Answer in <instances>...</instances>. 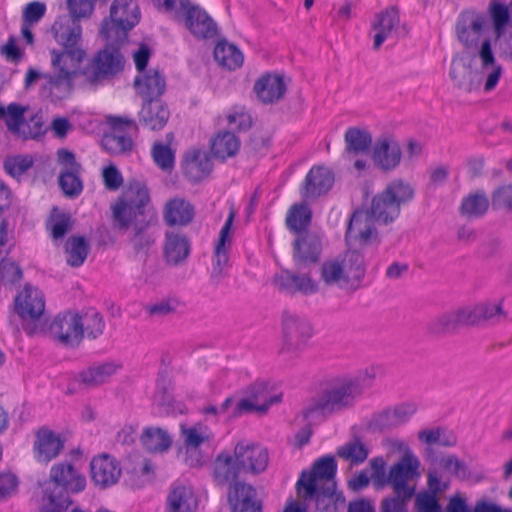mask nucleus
Returning <instances> with one entry per match:
<instances>
[{
	"label": "nucleus",
	"instance_id": "f257e3e1",
	"mask_svg": "<svg viewBox=\"0 0 512 512\" xmlns=\"http://www.w3.org/2000/svg\"><path fill=\"white\" fill-rule=\"evenodd\" d=\"M112 226L119 231L131 229L129 241L137 253H146L155 243L149 232L157 220V212L150 203L144 183L131 181L117 201L111 205Z\"/></svg>",
	"mask_w": 512,
	"mask_h": 512
},
{
	"label": "nucleus",
	"instance_id": "f03ea898",
	"mask_svg": "<svg viewBox=\"0 0 512 512\" xmlns=\"http://www.w3.org/2000/svg\"><path fill=\"white\" fill-rule=\"evenodd\" d=\"M139 18L136 1L115 0L110 8L109 19H105L100 28V36L106 45L97 52L92 64H125L128 32L139 22Z\"/></svg>",
	"mask_w": 512,
	"mask_h": 512
},
{
	"label": "nucleus",
	"instance_id": "7ed1b4c3",
	"mask_svg": "<svg viewBox=\"0 0 512 512\" xmlns=\"http://www.w3.org/2000/svg\"><path fill=\"white\" fill-rule=\"evenodd\" d=\"M86 477L72 462L53 464L46 480L39 483L40 496L37 512H66L72 505V494L86 488Z\"/></svg>",
	"mask_w": 512,
	"mask_h": 512
},
{
	"label": "nucleus",
	"instance_id": "20e7f679",
	"mask_svg": "<svg viewBox=\"0 0 512 512\" xmlns=\"http://www.w3.org/2000/svg\"><path fill=\"white\" fill-rule=\"evenodd\" d=\"M45 295L34 289V334L48 335L59 344L76 348L82 343L80 313L66 311L51 322L45 318Z\"/></svg>",
	"mask_w": 512,
	"mask_h": 512
},
{
	"label": "nucleus",
	"instance_id": "39448f33",
	"mask_svg": "<svg viewBox=\"0 0 512 512\" xmlns=\"http://www.w3.org/2000/svg\"><path fill=\"white\" fill-rule=\"evenodd\" d=\"M361 396L350 382L349 376L334 379L321 395L311 400L302 410L303 417L308 421L318 417H328L355 407Z\"/></svg>",
	"mask_w": 512,
	"mask_h": 512
},
{
	"label": "nucleus",
	"instance_id": "423d86ee",
	"mask_svg": "<svg viewBox=\"0 0 512 512\" xmlns=\"http://www.w3.org/2000/svg\"><path fill=\"white\" fill-rule=\"evenodd\" d=\"M365 275L364 257L357 250L326 259L320 266V280L328 287L356 290Z\"/></svg>",
	"mask_w": 512,
	"mask_h": 512
},
{
	"label": "nucleus",
	"instance_id": "0eeeda50",
	"mask_svg": "<svg viewBox=\"0 0 512 512\" xmlns=\"http://www.w3.org/2000/svg\"><path fill=\"white\" fill-rule=\"evenodd\" d=\"M414 196V187L409 182L395 179L388 183L381 193L373 197L368 210L377 222L388 224L399 217L401 207L409 203Z\"/></svg>",
	"mask_w": 512,
	"mask_h": 512
},
{
	"label": "nucleus",
	"instance_id": "6e6552de",
	"mask_svg": "<svg viewBox=\"0 0 512 512\" xmlns=\"http://www.w3.org/2000/svg\"><path fill=\"white\" fill-rule=\"evenodd\" d=\"M122 68L123 66H87L83 71H70L65 66H59L58 71L50 77L48 88L54 99H62L69 95L75 80L97 85L111 79L121 72Z\"/></svg>",
	"mask_w": 512,
	"mask_h": 512
},
{
	"label": "nucleus",
	"instance_id": "1a4fd4ad",
	"mask_svg": "<svg viewBox=\"0 0 512 512\" xmlns=\"http://www.w3.org/2000/svg\"><path fill=\"white\" fill-rule=\"evenodd\" d=\"M55 40L63 47L61 52H52L51 64L60 62L81 63L86 53L78 47L81 40L82 29L77 19L68 15L58 17L52 26Z\"/></svg>",
	"mask_w": 512,
	"mask_h": 512
},
{
	"label": "nucleus",
	"instance_id": "9d476101",
	"mask_svg": "<svg viewBox=\"0 0 512 512\" xmlns=\"http://www.w3.org/2000/svg\"><path fill=\"white\" fill-rule=\"evenodd\" d=\"M337 463L333 456L316 460L310 470H303L296 483V491L303 500L310 499L317 489L330 490L336 487Z\"/></svg>",
	"mask_w": 512,
	"mask_h": 512
},
{
	"label": "nucleus",
	"instance_id": "9b49d317",
	"mask_svg": "<svg viewBox=\"0 0 512 512\" xmlns=\"http://www.w3.org/2000/svg\"><path fill=\"white\" fill-rule=\"evenodd\" d=\"M283 344L281 354L289 358L297 356L313 335L312 326L302 315L286 310L282 314Z\"/></svg>",
	"mask_w": 512,
	"mask_h": 512
},
{
	"label": "nucleus",
	"instance_id": "f8f14e48",
	"mask_svg": "<svg viewBox=\"0 0 512 512\" xmlns=\"http://www.w3.org/2000/svg\"><path fill=\"white\" fill-rule=\"evenodd\" d=\"M420 460L413 452L406 455L392 464L388 470V486H391L396 495H403L406 499H412L416 493L415 482L421 476L419 471Z\"/></svg>",
	"mask_w": 512,
	"mask_h": 512
},
{
	"label": "nucleus",
	"instance_id": "ddd939ff",
	"mask_svg": "<svg viewBox=\"0 0 512 512\" xmlns=\"http://www.w3.org/2000/svg\"><path fill=\"white\" fill-rule=\"evenodd\" d=\"M294 240L293 260L298 268L318 262L323 249V235L317 231H304Z\"/></svg>",
	"mask_w": 512,
	"mask_h": 512
},
{
	"label": "nucleus",
	"instance_id": "4468645a",
	"mask_svg": "<svg viewBox=\"0 0 512 512\" xmlns=\"http://www.w3.org/2000/svg\"><path fill=\"white\" fill-rule=\"evenodd\" d=\"M235 210L230 209L229 215L220 230L218 241L215 245L211 280L218 284L224 276L229 263V251L232 244L231 229L235 219Z\"/></svg>",
	"mask_w": 512,
	"mask_h": 512
},
{
	"label": "nucleus",
	"instance_id": "2eb2a0df",
	"mask_svg": "<svg viewBox=\"0 0 512 512\" xmlns=\"http://www.w3.org/2000/svg\"><path fill=\"white\" fill-rule=\"evenodd\" d=\"M109 124L112 131L104 134L101 140L102 147L112 155H122L130 152L133 148L132 138L123 133L122 127L135 126L134 120L127 117H109Z\"/></svg>",
	"mask_w": 512,
	"mask_h": 512
},
{
	"label": "nucleus",
	"instance_id": "dca6fc26",
	"mask_svg": "<svg viewBox=\"0 0 512 512\" xmlns=\"http://www.w3.org/2000/svg\"><path fill=\"white\" fill-rule=\"evenodd\" d=\"M137 75L134 79V88L144 101L160 99L166 89L165 78L158 69L152 66H136Z\"/></svg>",
	"mask_w": 512,
	"mask_h": 512
},
{
	"label": "nucleus",
	"instance_id": "f3484780",
	"mask_svg": "<svg viewBox=\"0 0 512 512\" xmlns=\"http://www.w3.org/2000/svg\"><path fill=\"white\" fill-rule=\"evenodd\" d=\"M486 16L474 10H465L460 13L456 22V35L466 48L477 46L484 26Z\"/></svg>",
	"mask_w": 512,
	"mask_h": 512
},
{
	"label": "nucleus",
	"instance_id": "a211bd4d",
	"mask_svg": "<svg viewBox=\"0 0 512 512\" xmlns=\"http://www.w3.org/2000/svg\"><path fill=\"white\" fill-rule=\"evenodd\" d=\"M90 470L92 481L101 489L115 485L122 474V468L117 459L106 453L91 460Z\"/></svg>",
	"mask_w": 512,
	"mask_h": 512
},
{
	"label": "nucleus",
	"instance_id": "6ab92c4d",
	"mask_svg": "<svg viewBox=\"0 0 512 512\" xmlns=\"http://www.w3.org/2000/svg\"><path fill=\"white\" fill-rule=\"evenodd\" d=\"M64 445L65 441L59 434L46 426L40 427L36 432L34 458L46 465L60 455Z\"/></svg>",
	"mask_w": 512,
	"mask_h": 512
},
{
	"label": "nucleus",
	"instance_id": "aec40b11",
	"mask_svg": "<svg viewBox=\"0 0 512 512\" xmlns=\"http://www.w3.org/2000/svg\"><path fill=\"white\" fill-rule=\"evenodd\" d=\"M377 222L369 210H356L350 217L345 238L348 242L366 245L376 237L374 223Z\"/></svg>",
	"mask_w": 512,
	"mask_h": 512
},
{
	"label": "nucleus",
	"instance_id": "412c9836",
	"mask_svg": "<svg viewBox=\"0 0 512 512\" xmlns=\"http://www.w3.org/2000/svg\"><path fill=\"white\" fill-rule=\"evenodd\" d=\"M402 151L398 141L392 136L378 138L373 147L372 159L382 171L394 170L401 162Z\"/></svg>",
	"mask_w": 512,
	"mask_h": 512
},
{
	"label": "nucleus",
	"instance_id": "4be33fe9",
	"mask_svg": "<svg viewBox=\"0 0 512 512\" xmlns=\"http://www.w3.org/2000/svg\"><path fill=\"white\" fill-rule=\"evenodd\" d=\"M10 323L17 330L23 329L32 335V290L29 284L18 291L13 301Z\"/></svg>",
	"mask_w": 512,
	"mask_h": 512
},
{
	"label": "nucleus",
	"instance_id": "5701e85b",
	"mask_svg": "<svg viewBox=\"0 0 512 512\" xmlns=\"http://www.w3.org/2000/svg\"><path fill=\"white\" fill-rule=\"evenodd\" d=\"M234 457L237 459L240 469L255 474L263 472L268 465L267 450L253 443H238L234 448Z\"/></svg>",
	"mask_w": 512,
	"mask_h": 512
},
{
	"label": "nucleus",
	"instance_id": "b1692460",
	"mask_svg": "<svg viewBox=\"0 0 512 512\" xmlns=\"http://www.w3.org/2000/svg\"><path fill=\"white\" fill-rule=\"evenodd\" d=\"M334 184V174L325 166H313L307 173L302 196L305 199H316L326 194Z\"/></svg>",
	"mask_w": 512,
	"mask_h": 512
},
{
	"label": "nucleus",
	"instance_id": "393cba45",
	"mask_svg": "<svg viewBox=\"0 0 512 512\" xmlns=\"http://www.w3.org/2000/svg\"><path fill=\"white\" fill-rule=\"evenodd\" d=\"M191 252L189 238L180 232L167 231L163 242V258L170 266L185 263Z\"/></svg>",
	"mask_w": 512,
	"mask_h": 512
},
{
	"label": "nucleus",
	"instance_id": "a878e982",
	"mask_svg": "<svg viewBox=\"0 0 512 512\" xmlns=\"http://www.w3.org/2000/svg\"><path fill=\"white\" fill-rule=\"evenodd\" d=\"M28 106L10 103L7 106L0 104V120L6 125L9 133L15 138L26 140L29 138L30 128L25 119Z\"/></svg>",
	"mask_w": 512,
	"mask_h": 512
},
{
	"label": "nucleus",
	"instance_id": "bb28decb",
	"mask_svg": "<svg viewBox=\"0 0 512 512\" xmlns=\"http://www.w3.org/2000/svg\"><path fill=\"white\" fill-rule=\"evenodd\" d=\"M228 501L232 512H262V503L256 498V490L246 483L236 482L230 486Z\"/></svg>",
	"mask_w": 512,
	"mask_h": 512
},
{
	"label": "nucleus",
	"instance_id": "cd10ccee",
	"mask_svg": "<svg viewBox=\"0 0 512 512\" xmlns=\"http://www.w3.org/2000/svg\"><path fill=\"white\" fill-rule=\"evenodd\" d=\"M287 86L280 74L266 73L254 84V92L264 104L279 102L285 95Z\"/></svg>",
	"mask_w": 512,
	"mask_h": 512
},
{
	"label": "nucleus",
	"instance_id": "c85d7f7f",
	"mask_svg": "<svg viewBox=\"0 0 512 512\" xmlns=\"http://www.w3.org/2000/svg\"><path fill=\"white\" fill-rule=\"evenodd\" d=\"M399 23V13L395 7L387 8L375 15V20L372 23L374 49H378L384 41L396 35Z\"/></svg>",
	"mask_w": 512,
	"mask_h": 512
},
{
	"label": "nucleus",
	"instance_id": "c756f323",
	"mask_svg": "<svg viewBox=\"0 0 512 512\" xmlns=\"http://www.w3.org/2000/svg\"><path fill=\"white\" fill-rule=\"evenodd\" d=\"M197 498L191 486L175 482L167 495L165 512H196Z\"/></svg>",
	"mask_w": 512,
	"mask_h": 512
},
{
	"label": "nucleus",
	"instance_id": "7c9ffc66",
	"mask_svg": "<svg viewBox=\"0 0 512 512\" xmlns=\"http://www.w3.org/2000/svg\"><path fill=\"white\" fill-rule=\"evenodd\" d=\"M185 25L198 39L213 38L218 33V27L215 21L205 10L196 5L188 10L185 16Z\"/></svg>",
	"mask_w": 512,
	"mask_h": 512
},
{
	"label": "nucleus",
	"instance_id": "2f4dec72",
	"mask_svg": "<svg viewBox=\"0 0 512 512\" xmlns=\"http://www.w3.org/2000/svg\"><path fill=\"white\" fill-rule=\"evenodd\" d=\"M170 117L168 106L161 99L144 101L139 112L140 123L150 130H161Z\"/></svg>",
	"mask_w": 512,
	"mask_h": 512
},
{
	"label": "nucleus",
	"instance_id": "473e14b6",
	"mask_svg": "<svg viewBox=\"0 0 512 512\" xmlns=\"http://www.w3.org/2000/svg\"><path fill=\"white\" fill-rule=\"evenodd\" d=\"M213 169V163L208 154L201 150H192L185 153L183 171L192 182H199L206 178Z\"/></svg>",
	"mask_w": 512,
	"mask_h": 512
},
{
	"label": "nucleus",
	"instance_id": "72a5a7b5",
	"mask_svg": "<svg viewBox=\"0 0 512 512\" xmlns=\"http://www.w3.org/2000/svg\"><path fill=\"white\" fill-rule=\"evenodd\" d=\"M194 214V207L189 201L174 198L165 205L163 217L169 226H185L193 220Z\"/></svg>",
	"mask_w": 512,
	"mask_h": 512
},
{
	"label": "nucleus",
	"instance_id": "f704fd0d",
	"mask_svg": "<svg viewBox=\"0 0 512 512\" xmlns=\"http://www.w3.org/2000/svg\"><path fill=\"white\" fill-rule=\"evenodd\" d=\"M121 368L122 364L115 361L93 365L79 374V381L86 387H96L106 383Z\"/></svg>",
	"mask_w": 512,
	"mask_h": 512
},
{
	"label": "nucleus",
	"instance_id": "c9c22d12",
	"mask_svg": "<svg viewBox=\"0 0 512 512\" xmlns=\"http://www.w3.org/2000/svg\"><path fill=\"white\" fill-rule=\"evenodd\" d=\"M237 459L226 451L219 453L214 460L213 475L219 485L235 480L240 473Z\"/></svg>",
	"mask_w": 512,
	"mask_h": 512
},
{
	"label": "nucleus",
	"instance_id": "e433bc0d",
	"mask_svg": "<svg viewBox=\"0 0 512 512\" xmlns=\"http://www.w3.org/2000/svg\"><path fill=\"white\" fill-rule=\"evenodd\" d=\"M140 441L143 447L152 453H163L170 449L172 437L167 430L160 427H147L143 430Z\"/></svg>",
	"mask_w": 512,
	"mask_h": 512
},
{
	"label": "nucleus",
	"instance_id": "4c0bfd02",
	"mask_svg": "<svg viewBox=\"0 0 512 512\" xmlns=\"http://www.w3.org/2000/svg\"><path fill=\"white\" fill-rule=\"evenodd\" d=\"M490 201L483 190H477L465 196L461 202L460 214L469 219L482 217L489 209Z\"/></svg>",
	"mask_w": 512,
	"mask_h": 512
},
{
	"label": "nucleus",
	"instance_id": "58836bf2",
	"mask_svg": "<svg viewBox=\"0 0 512 512\" xmlns=\"http://www.w3.org/2000/svg\"><path fill=\"white\" fill-rule=\"evenodd\" d=\"M449 77L453 86L465 93L478 91L477 68L475 66H451Z\"/></svg>",
	"mask_w": 512,
	"mask_h": 512
},
{
	"label": "nucleus",
	"instance_id": "ea45409f",
	"mask_svg": "<svg viewBox=\"0 0 512 512\" xmlns=\"http://www.w3.org/2000/svg\"><path fill=\"white\" fill-rule=\"evenodd\" d=\"M64 250L67 264L80 267L89 254L90 243L84 236L72 235L66 240Z\"/></svg>",
	"mask_w": 512,
	"mask_h": 512
},
{
	"label": "nucleus",
	"instance_id": "a19ab883",
	"mask_svg": "<svg viewBox=\"0 0 512 512\" xmlns=\"http://www.w3.org/2000/svg\"><path fill=\"white\" fill-rule=\"evenodd\" d=\"M240 149V140L230 132H219L211 141V152L214 157L225 160L233 157Z\"/></svg>",
	"mask_w": 512,
	"mask_h": 512
},
{
	"label": "nucleus",
	"instance_id": "79ce46f5",
	"mask_svg": "<svg viewBox=\"0 0 512 512\" xmlns=\"http://www.w3.org/2000/svg\"><path fill=\"white\" fill-rule=\"evenodd\" d=\"M308 500H314L319 512H340L345 506V497L337 493L336 487L330 490L317 489L315 495Z\"/></svg>",
	"mask_w": 512,
	"mask_h": 512
},
{
	"label": "nucleus",
	"instance_id": "37998d69",
	"mask_svg": "<svg viewBox=\"0 0 512 512\" xmlns=\"http://www.w3.org/2000/svg\"><path fill=\"white\" fill-rule=\"evenodd\" d=\"M336 455L349 462L351 465H359L366 461L369 455V449L365 443L359 438L346 442L339 446L336 450Z\"/></svg>",
	"mask_w": 512,
	"mask_h": 512
},
{
	"label": "nucleus",
	"instance_id": "c03bdc74",
	"mask_svg": "<svg viewBox=\"0 0 512 512\" xmlns=\"http://www.w3.org/2000/svg\"><path fill=\"white\" fill-rule=\"evenodd\" d=\"M312 211L306 203L292 205L286 216V226L295 233H302L310 225Z\"/></svg>",
	"mask_w": 512,
	"mask_h": 512
},
{
	"label": "nucleus",
	"instance_id": "a18cd8bd",
	"mask_svg": "<svg viewBox=\"0 0 512 512\" xmlns=\"http://www.w3.org/2000/svg\"><path fill=\"white\" fill-rule=\"evenodd\" d=\"M80 326L82 330V340L85 337L90 340H95L103 334L105 321L99 312L92 309L86 311L84 314H80Z\"/></svg>",
	"mask_w": 512,
	"mask_h": 512
},
{
	"label": "nucleus",
	"instance_id": "49530a36",
	"mask_svg": "<svg viewBox=\"0 0 512 512\" xmlns=\"http://www.w3.org/2000/svg\"><path fill=\"white\" fill-rule=\"evenodd\" d=\"M461 326L456 310L446 311L433 318L427 325V330L433 335L455 332Z\"/></svg>",
	"mask_w": 512,
	"mask_h": 512
},
{
	"label": "nucleus",
	"instance_id": "de8ad7c7",
	"mask_svg": "<svg viewBox=\"0 0 512 512\" xmlns=\"http://www.w3.org/2000/svg\"><path fill=\"white\" fill-rule=\"evenodd\" d=\"M213 54L218 64H243L244 61L242 51L226 39L217 42Z\"/></svg>",
	"mask_w": 512,
	"mask_h": 512
},
{
	"label": "nucleus",
	"instance_id": "09e8293b",
	"mask_svg": "<svg viewBox=\"0 0 512 512\" xmlns=\"http://www.w3.org/2000/svg\"><path fill=\"white\" fill-rule=\"evenodd\" d=\"M344 140L348 152L361 153L366 152L372 144L371 134L357 127L348 128Z\"/></svg>",
	"mask_w": 512,
	"mask_h": 512
},
{
	"label": "nucleus",
	"instance_id": "8fccbe9b",
	"mask_svg": "<svg viewBox=\"0 0 512 512\" xmlns=\"http://www.w3.org/2000/svg\"><path fill=\"white\" fill-rule=\"evenodd\" d=\"M418 439L427 445L438 444L444 447H453L457 443V438L453 432L440 427L419 431Z\"/></svg>",
	"mask_w": 512,
	"mask_h": 512
},
{
	"label": "nucleus",
	"instance_id": "3c124183",
	"mask_svg": "<svg viewBox=\"0 0 512 512\" xmlns=\"http://www.w3.org/2000/svg\"><path fill=\"white\" fill-rule=\"evenodd\" d=\"M427 491H422L416 495L415 504H419V501L430 500L439 504L437 495L448 489V483H441L438 471L436 468H430L427 473Z\"/></svg>",
	"mask_w": 512,
	"mask_h": 512
},
{
	"label": "nucleus",
	"instance_id": "603ef678",
	"mask_svg": "<svg viewBox=\"0 0 512 512\" xmlns=\"http://www.w3.org/2000/svg\"><path fill=\"white\" fill-rule=\"evenodd\" d=\"M477 68L478 90L482 87L485 93H490L498 85L502 75V66H475Z\"/></svg>",
	"mask_w": 512,
	"mask_h": 512
},
{
	"label": "nucleus",
	"instance_id": "864d4df0",
	"mask_svg": "<svg viewBox=\"0 0 512 512\" xmlns=\"http://www.w3.org/2000/svg\"><path fill=\"white\" fill-rule=\"evenodd\" d=\"M488 14L493 24L494 36L500 37L506 32L507 24L510 20L508 7L498 1H492L488 7Z\"/></svg>",
	"mask_w": 512,
	"mask_h": 512
},
{
	"label": "nucleus",
	"instance_id": "5fc2aeb1",
	"mask_svg": "<svg viewBox=\"0 0 512 512\" xmlns=\"http://www.w3.org/2000/svg\"><path fill=\"white\" fill-rule=\"evenodd\" d=\"M81 171H61L58 179L63 194L68 198L78 197L83 190Z\"/></svg>",
	"mask_w": 512,
	"mask_h": 512
},
{
	"label": "nucleus",
	"instance_id": "6e6d98bb",
	"mask_svg": "<svg viewBox=\"0 0 512 512\" xmlns=\"http://www.w3.org/2000/svg\"><path fill=\"white\" fill-rule=\"evenodd\" d=\"M281 401V395H275L273 397H270L269 400L265 401L263 404H256L253 401H251L248 398H243L238 401L236 404L232 416L233 417H239L246 413H251L253 411H257L260 414H265L269 407L274 404Z\"/></svg>",
	"mask_w": 512,
	"mask_h": 512
},
{
	"label": "nucleus",
	"instance_id": "4d7b16f0",
	"mask_svg": "<svg viewBox=\"0 0 512 512\" xmlns=\"http://www.w3.org/2000/svg\"><path fill=\"white\" fill-rule=\"evenodd\" d=\"M3 165L10 176L19 179L32 167V157L28 155L8 156Z\"/></svg>",
	"mask_w": 512,
	"mask_h": 512
},
{
	"label": "nucleus",
	"instance_id": "13d9d810",
	"mask_svg": "<svg viewBox=\"0 0 512 512\" xmlns=\"http://www.w3.org/2000/svg\"><path fill=\"white\" fill-rule=\"evenodd\" d=\"M491 203L496 210L512 212V182L496 188L491 195Z\"/></svg>",
	"mask_w": 512,
	"mask_h": 512
},
{
	"label": "nucleus",
	"instance_id": "bf43d9fd",
	"mask_svg": "<svg viewBox=\"0 0 512 512\" xmlns=\"http://www.w3.org/2000/svg\"><path fill=\"white\" fill-rule=\"evenodd\" d=\"M152 157L157 166L164 171H170L174 167V152L167 145L155 142L152 147Z\"/></svg>",
	"mask_w": 512,
	"mask_h": 512
},
{
	"label": "nucleus",
	"instance_id": "052dcab7",
	"mask_svg": "<svg viewBox=\"0 0 512 512\" xmlns=\"http://www.w3.org/2000/svg\"><path fill=\"white\" fill-rule=\"evenodd\" d=\"M371 481L375 489L381 490L388 486V473L383 457H375L369 461Z\"/></svg>",
	"mask_w": 512,
	"mask_h": 512
},
{
	"label": "nucleus",
	"instance_id": "680f3d73",
	"mask_svg": "<svg viewBox=\"0 0 512 512\" xmlns=\"http://www.w3.org/2000/svg\"><path fill=\"white\" fill-rule=\"evenodd\" d=\"M229 127L237 131H247L252 126V117L244 107H235L227 115Z\"/></svg>",
	"mask_w": 512,
	"mask_h": 512
},
{
	"label": "nucleus",
	"instance_id": "e2e57ef3",
	"mask_svg": "<svg viewBox=\"0 0 512 512\" xmlns=\"http://www.w3.org/2000/svg\"><path fill=\"white\" fill-rule=\"evenodd\" d=\"M0 54L8 62H21L24 56V48L15 36L0 45Z\"/></svg>",
	"mask_w": 512,
	"mask_h": 512
},
{
	"label": "nucleus",
	"instance_id": "0e129e2a",
	"mask_svg": "<svg viewBox=\"0 0 512 512\" xmlns=\"http://www.w3.org/2000/svg\"><path fill=\"white\" fill-rule=\"evenodd\" d=\"M178 302L175 299H161L145 306V311L150 317L163 318L175 313Z\"/></svg>",
	"mask_w": 512,
	"mask_h": 512
},
{
	"label": "nucleus",
	"instance_id": "69168bd1",
	"mask_svg": "<svg viewBox=\"0 0 512 512\" xmlns=\"http://www.w3.org/2000/svg\"><path fill=\"white\" fill-rule=\"evenodd\" d=\"M293 284V295L296 293L310 295L319 291L318 283L311 278L310 274L293 273Z\"/></svg>",
	"mask_w": 512,
	"mask_h": 512
},
{
	"label": "nucleus",
	"instance_id": "338daca9",
	"mask_svg": "<svg viewBox=\"0 0 512 512\" xmlns=\"http://www.w3.org/2000/svg\"><path fill=\"white\" fill-rule=\"evenodd\" d=\"M22 278V271L11 259L3 258L0 261V281L2 283H15Z\"/></svg>",
	"mask_w": 512,
	"mask_h": 512
},
{
	"label": "nucleus",
	"instance_id": "774afa93",
	"mask_svg": "<svg viewBox=\"0 0 512 512\" xmlns=\"http://www.w3.org/2000/svg\"><path fill=\"white\" fill-rule=\"evenodd\" d=\"M182 435L185 447L188 451L197 449L201 444L209 441V435L205 432H201L197 427H182Z\"/></svg>",
	"mask_w": 512,
	"mask_h": 512
}]
</instances>
